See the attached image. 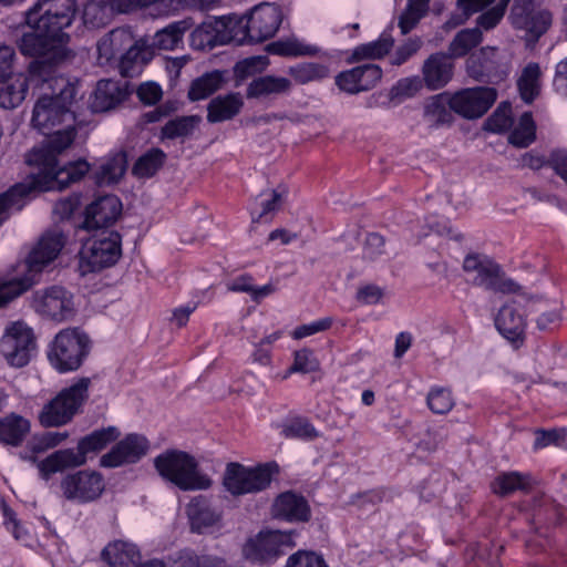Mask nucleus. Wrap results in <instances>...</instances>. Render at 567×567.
<instances>
[{"instance_id": "f257e3e1", "label": "nucleus", "mask_w": 567, "mask_h": 567, "mask_svg": "<svg viewBox=\"0 0 567 567\" xmlns=\"http://www.w3.org/2000/svg\"><path fill=\"white\" fill-rule=\"evenodd\" d=\"M59 84L54 89H37V102L33 107L31 124L43 135L50 136L45 144L34 146L24 156L31 172L19 183L0 194V225L13 212H20L41 193L62 190L79 182L90 171L84 159L60 164L58 156L74 141L75 114L72 105L78 95L75 85L56 76Z\"/></svg>"}, {"instance_id": "f03ea898", "label": "nucleus", "mask_w": 567, "mask_h": 567, "mask_svg": "<svg viewBox=\"0 0 567 567\" xmlns=\"http://www.w3.org/2000/svg\"><path fill=\"white\" fill-rule=\"evenodd\" d=\"M78 14L75 0H38L27 12L30 29L17 41L21 54L34 58V62L54 68L66 58L65 45L70 41L65 32Z\"/></svg>"}, {"instance_id": "7ed1b4c3", "label": "nucleus", "mask_w": 567, "mask_h": 567, "mask_svg": "<svg viewBox=\"0 0 567 567\" xmlns=\"http://www.w3.org/2000/svg\"><path fill=\"white\" fill-rule=\"evenodd\" d=\"M120 436V430L113 425L94 430L79 440L76 450H58L41 460L38 464L39 475L42 480L49 481L55 473L80 467L86 463L89 454L101 452Z\"/></svg>"}, {"instance_id": "20e7f679", "label": "nucleus", "mask_w": 567, "mask_h": 567, "mask_svg": "<svg viewBox=\"0 0 567 567\" xmlns=\"http://www.w3.org/2000/svg\"><path fill=\"white\" fill-rule=\"evenodd\" d=\"M97 51L106 61L118 60V70L123 78L138 75L154 56L148 40H135L132 32L124 28L114 29L100 40Z\"/></svg>"}, {"instance_id": "39448f33", "label": "nucleus", "mask_w": 567, "mask_h": 567, "mask_svg": "<svg viewBox=\"0 0 567 567\" xmlns=\"http://www.w3.org/2000/svg\"><path fill=\"white\" fill-rule=\"evenodd\" d=\"M154 466L158 474L182 491L207 489L213 481L200 472L198 462L190 454L167 450L154 458Z\"/></svg>"}, {"instance_id": "423d86ee", "label": "nucleus", "mask_w": 567, "mask_h": 567, "mask_svg": "<svg viewBox=\"0 0 567 567\" xmlns=\"http://www.w3.org/2000/svg\"><path fill=\"white\" fill-rule=\"evenodd\" d=\"M64 245L65 236L61 231L44 233L25 258L27 275L11 280L3 287L2 293L7 295V300H11L29 290L35 284V276L59 256Z\"/></svg>"}, {"instance_id": "0eeeda50", "label": "nucleus", "mask_w": 567, "mask_h": 567, "mask_svg": "<svg viewBox=\"0 0 567 567\" xmlns=\"http://www.w3.org/2000/svg\"><path fill=\"white\" fill-rule=\"evenodd\" d=\"M278 473L279 466L276 462L256 466H245L238 462H229L226 464L221 485L233 497L257 494L267 489L274 476Z\"/></svg>"}, {"instance_id": "6e6552de", "label": "nucleus", "mask_w": 567, "mask_h": 567, "mask_svg": "<svg viewBox=\"0 0 567 567\" xmlns=\"http://www.w3.org/2000/svg\"><path fill=\"white\" fill-rule=\"evenodd\" d=\"M90 378H81L75 383L62 389L45 403L39 413L43 427H59L70 423L82 411L89 399Z\"/></svg>"}, {"instance_id": "1a4fd4ad", "label": "nucleus", "mask_w": 567, "mask_h": 567, "mask_svg": "<svg viewBox=\"0 0 567 567\" xmlns=\"http://www.w3.org/2000/svg\"><path fill=\"white\" fill-rule=\"evenodd\" d=\"M91 351L89 336L79 328L61 330L50 343L48 360L59 373L79 370Z\"/></svg>"}, {"instance_id": "9d476101", "label": "nucleus", "mask_w": 567, "mask_h": 567, "mask_svg": "<svg viewBox=\"0 0 567 567\" xmlns=\"http://www.w3.org/2000/svg\"><path fill=\"white\" fill-rule=\"evenodd\" d=\"M122 255V236L103 229L87 239L79 251V270L82 276L114 266Z\"/></svg>"}, {"instance_id": "9b49d317", "label": "nucleus", "mask_w": 567, "mask_h": 567, "mask_svg": "<svg viewBox=\"0 0 567 567\" xmlns=\"http://www.w3.org/2000/svg\"><path fill=\"white\" fill-rule=\"evenodd\" d=\"M0 107L10 110L19 106L25 99L29 89L35 95L37 89H54L53 83L59 84L54 74L50 71V64L32 61L28 68V76H18L11 82L0 81Z\"/></svg>"}, {"instance_id": "f8f14e48", "label": "nucleus", "mask_w": 567, "mask_h": 567, "mask_svg": "<svg viewBox=\"0 0 567 567\" xmlns=\"http://www.w3.org/2000/svg\"><path fill=\"white\" fill-rule=\"evenodd\" d=\"M463 270L467 274L475 272L473 285L488 291L509 295L519 292L522 288L515 280L506 277L499 264L485 255L468 254L465 256Z\"/></svg>"}, {"instance_id": "ddd939ff", "label": "nucleus", "mask_w": 567, "mask_h": 567, "mask_svg": "<svg viewBox=\"0 0 567 567\" xmlns=\"http://www.w3.org/2000/svg\"><path fill=\"white\" fill-rule=\"evenodd\" d=\"M509 71L511 65L494 47L481 48L466 60L467 75L477 82L498 84L508 76Z\"/></svg>"}, {"instance_id": "4468645a", "label": "nucleus", "mask_w": 567, "mask_h": 567, "mask_svg": "<svg viewBox=\"0 0 567 567\" xmlns=\"http://www.w3.org/2000/svg\"><path fill=\"white\" fill-rule=\"evenodd\" d=\"M295 532L261 530L255 538H249L244 546L245 557L256 564L276 560L295 546Z\"/></svg>"}, {"instance_id": "2eb2a0df", "label": "nucleus", "mask_w": 567, "mask_h": 567, "mask_svg": "<svg viewBox=\"0 0 567 567\" xmlns=\"http://www.w3.org/2000/svg\"><path fill=\"white\" fill-rule=\"evenodd\" d=\"M60 487L68 501L86 504L101 497L105 484L101 473L83 470L65 475Z\"/></svg>"}, {"instance_id": "dca6fc26", "label": "nucleus", "mask_w": 567, "mask_h": 567, "mask_svg": "<svg viewBox=\"0 0 567 567\" xmlns=\"http://www.w3.org/2000/svg\"><path fill=\"white\" fill-rule=\"evenodd\" d=\"M1 353L12 367L22 368L31 359L35 350V339L32 329L22 322H16L7 329L0 341Z\"/></svg>"}, {"instance_id": "f3484780", "label": "nucleus", "mask_w": 567, "mask_h": 567, "mask_svg": "<svg viewBox=\"0 0 567 567\" xmlns=\"http://www.w3.org/2000/svg\"><path fill=\"white\" fill-rule=\"evenodd\" d=\"M33 308L44 317L64 321L73 317V295L62 286H50L33 293Z\"/></svg>"}, {"instance_id": "a211bd4d", "label": "nucleus", "mask_w": 567, "mask_h": 567, "mask_svg": "<svg viewBox=\"0 0 567 567\" xmlns=\"http://www.w3.org/2000/svg\"><path fill=\"white\" fill-rule=\"evenodd\" d=\"M497 99V91L489 86L463 89L452 95V110L464 118L483 116Z\"/></svg>"}, {"instance_id": "6ab92c4d", "label": "nucleus", "mask_w": 567, "mask_h": 567, "mask_svg": "<svg viewBox=\"0 0 567 567\" xmlns=\"http://www.w3.org/2000/svg\"><path fill=\"white\" fill-rule=\"evenodd\" d=\"M150 450V441L138 433H130L100 458V466L115 468L140 462Z\"/></svg>"}, {"instance_id": "aec40b11", "label": "nucleus", "mask_w": 567, "mask_h": 567, "mask_svg": "<svg viewBox=\"0 0 567 567\" xmlns=\"http://www.w3.org/2000/svg\"><path fill=\"white\" fill-rule=\"evenodd\" d=\"M130 94L127 81L102 79L90 94L87 106L92 113H107L121 105Z\"/></svg>"}, {"instance_id": "412c9836", "label": "nucleus", "mask_w": 567, "mask_h": 567, "mask_svg": "<svg viewBox=\"0 0 567 567\" xmlns=\"http://www.w3.org/2000/svg\"><path fill=\"white\" fill-rule=\"evenodd\" d=\"M121 214L122 203L117 196H101L85 208L81 227L86 230L107 228L117 220Z\"/></svg>"}, {"instance_id": "4be33fe9", "label": "nucleus", "mask_w": 567, "mask_h": 567, "mask_svg": "<svg viewBox=\"0 0 567 567\" xmlns=\"http://www.w3.org/2000/svg\"><path fill=\"white\" fill-rule=\"evenodd\" d=\"M250 32L252 42L259 43L272 38L282 22V11L276 3L256 6L250 14Z\"/></svg>"}, {"instance_id": "5701e85b", "label": "nucleus", "mask_w": 567, "mask_h": 567, "mask_svg": "<svg viewBox=\"0 0 567 567\" xmlns=\"http://www.w3.org/2000/svg\"><path fill=\"white\" fill-rule=\"evenodd\" d=\"M454 58L449 52L432 53L423 63L422 76L429 90L443 89L454 75Z\"/></svg>"}, {"instance_id": "b1692460", "label": "nucleus", "mask_w": 567, "mask_h": 567, "mask_svg": "<svg viewBox=\"0 0 567 567\" xmlns=\"http://www.w3.org/2000/svg\"><path fill=\"white\" fill-rule=\"evenodd\" d=\"M292 86V81L288 78L271 74L259 75L248 84L246 96L249 100L271 101L289 95Z\"/></svg>"}, {"instance_id": "393cba45", "label": "nucleus", "mask_w": 567, "mask_h": 567, "mask_svg": "<svg viewBox=\"0 0 567 567\" xmlns=\"http://www.w3.org/2000/svg\"><path fill=\"white\" fill-rule=\"evenodd\" d=\"M494 322L497 331L516 348L524 343L527 323L525 317L515 308L514 303L503 305Z\"/></svg>"}, {"instance_id": "a878e982", "label": "nucleus", "mask_w": 567, "mask_h": 567, "mask_svg": "<svg viewBox=\"0 0 567 567\" xmlns=\"http://www.w3.org/2000/svg\"><path fill=\"white\" fill-rule=\"evenodd\" d=\"M187 515L192 530L202 534L220 522L223 512L214 507L209 498L198 495L189 502Z\"/></svg>"}, {"instance_id": "bb28decb", "label": "nucleus", "mask_w": 567, "mask_h": 567, "mask_svg": "<svg viewBox=\"0 0 567 567\" xmlns=\"http://www.w3.org/2000/svg\"><path fill=\"white\" fill-rule=\"evenodd\" d=\"M274 515L287 522H308L310 507L303 496L295 492H285L275 501Z\"/></svg>"}, {"instance_id": "cd10ccee", "label": "nucleus", "mask_w": 567, "mask_h": 567, "mask_svg": "<svg viewBox=\"0 0 567 567\" xmlns=\"http://www.w3.org/2000/svg\"><path fill=\"white\" fill-rule=\"evenodd\" d=\"M244 107L240 93L231 92L213 97L207 104V122L215 124L233 120Z\"/></svg>"}, {"instance_id": "c85d7f7f", "label": "nucleus", "mask_w": 567, "mask_h": 567, "mask_svg": "<svg viewBox=\"0 0 567 567\" xmlns=\"http://www.w3.org/2000/svg\"><path fill=\"white\" fill-rule=\"evenodd\" d=\"M195 22L192 18L174 21L165 28L155 32L148 45L153 51L157 50H175L183 43L185 32L194 27Z\"/></svg>"}, {"instance_id": "c756f323", "label": "nucleus", "mask_w": 567, "mask_h": 567, "mask_svg": "<svg viewBox=\"0 0 567 567\" xmlns=\"http://www.w3.org/2000/svg\"><path fill=\"white\" fill-rule=\"evenodd\" d=\"M218 18L208 19L197 25L189 34V45L194 50L206 51L227 44V38L217 25Z\"/></svg>"}, {"instance_id": "7c9ffc66", "label": "nucleus", "mask_w": 567, "mask_h": 567, "mask_svg": "<svg viewBox=\"0 0 567 567\" xmlns=\"http://www.w3.org/2000/svg\"><path fill=\"white\" fill-rule=\"evenodd\" d=\"M452 112V95L443 92L426 101L423 115L431 126L439 127L453 122Z\"/></svg>"}, {"instance_id": "2f4dec72", "label": "nucleus", "mask_w": 567, "mask_h": 567, "mask_svg": "<svg viewBox=\"0 0 567 567\" xmlns=\"http://www.w3.org/2000/svg\"><path fill=\"white\" fill-rule=\"evenodd\" d=\"M227 71L214 70L192 81L187 96L192 102L207 99L228 81Z\"/></svg>"}, {"instance_id": "473e14b6", "label": "nucleus", "mask_w": 567, "mask_h": 567, "mask_svg": "<svg viewBox=\"0 0 567 567\" xmlns=\"http://www.w3.org/2000/svg\"><path fill=\"white\" fill-rule=\"evenodd\" d=\"M217 25L227 38L228 43L237 45L252 44L249 17L223 16L218 18Z\"/></svg>"}, {"instance_id": "72a5a7b5", "label": "nucleus", "mask_w": 567, "mask_h": 567, "mask_svg": "<svg viewBox=\"0 0 567 567\" xmlns=\"http://www.w3.org/2000/svg\"><path fill=\"white\" fill-rule=\"evenodd\" d=\"M532 484L533 478L529 474L513 471L497 475L492 481L491 488L496 495L507 497L516 492H528Z\"/></svg>"}, {"instance_id": "f704fd0d", "label": "nucleus", "mask_w": 567, "mask_h": 567, "mask_svg": "<svg viewBox=\"0 0 567 567\" xmlns=\"http://www.w3.org/2000/svg\"><path fill=\"white\" fill-rule=\"evenodd\" d=\"M101 558L112 567H130L140 560L141 555L136 545L116 540L102 550Z\"/></svg>"}, {"instance_id": "c9c22d12", "label": "nucleus", "mask_w": 567, "mask_h": 567, "mask_svg": "<svg viewBox=\"0 0 567 567\" xmlns=\"http://www.w3.org/2000/svg\"><path fill=\"white\" fill-rule=\"evenodd\" d=\"M31 424L25 417L11 413L0 419V442L19 446L30 432Z\"/></svg>"}, {"instance_id": "e433bc0d", "label": "nucleus", "mask_w": 567, "mask_h": 567, "mask_svg": "<svg viewBox=\"0 0 567 567\" xmlns=\"http://www.w3.org/2000/svg\"><path fill=\"white\" fill-rule=\"evenodd\" d=\"M542 71L536 62L528 63L517 80V89L520 99L526 104H532L540 94Z\"/></svg>"}, {"instance_id": "4c0bfd02", "label": "nucleus", "mask_w": 567, "mask_h": 567, "mask_svg": "<svg viewBox=\"0 0 567 567\" xmlns=\"http://www.w3.org/2000/svg\"><path fill=\"white\" fill-rule=\"evenodd\" d=\"M393 44V38L390 34L382 33L379 39L355 47L349 58V62L353 63L369 59H381L390 52Z\"/></svg>"}, {"instance_id": "58836bf2", "label": "nucleus", "mask_w": 567, "mask_h": 567, "mask_svg": "<svg viewBox=\"0 0 567 567\" xmlns=\"http://www.w3.org/2000/svg\"><path fill=\"white\" fill-rule=\"evenodd\" d=\"M553 16L546 10H537L526 17V24L514 25L515 29L525 31V40L527 43H536L551 25Z\"/></svg>"}, {"instance_id": "ea45409f", "label": "nucleus", "mask_w": 567, "mask_h": 567, "mask_svg": "<svg viewBox=\"0 0 567 567\" xmlns=\"http://www.w3.org/2000/svg\"><path fill=\"white\" fill-rule=\"evenodd\" d=\"M166 157L163 150L152 147L136 159L132 174L138 178H151L163 167Z\"/></svg>"}, {"instance_id": "a19ab883", "label": "nucleus", "mask_w": 567, "mask_h": 567, "mask_svg": "<svg viewBox=\"0 0 567 567\" xmlns=\"http://www.w3.org/2000/svg\"><path fill=\"white\" fill-rule=\"evenodd\" d=\"M533 518L538 524L558 526L565 520V511L556 501L542 497L534 507Z\"/></svg>"}, {"instance_id": "79ce46f5", "label": "nucleus", "mask_w": 567, "mask_h": 567, "mask_svg": "<svg viewBox=\"0 0 567 567\" xmlns=\"http://www.w3.org/2000/svg\"><path fill=\"white\" fill-rule=\"evenodd\" d=\"M126 169L125 155L114 156L93 172L94 183L99 186L117 183Z\"/></svg>"}, {"instance_id": "37998d69", "label": "nucleus", "mask_w": 567, "mask_h": 567, "mask_svg": "<svg viewBox=\"0 0 567 567\" xmlns=\"http://www.w3.org/2000/svg\"><path fill=\"white\" fill-rule=\"evenodd\" d=\"M483 41V33L480 28H468L458 31L451 43L447 52L454 58H463Z\"/></svg>"}, {"instance_id": "c03bdc74", "label": "nucleus", "mask_w": 567, "mask_h": 567, "mask_svg": "<svg viewBox=\"0 0 567 567\" xmlns=\"http://www.w3.org/2000/svg\"><path fill=\"white\" fill-rule=\"evenodd\" d=\"M200 118L197 115L177 116L169 120L161 130V140L185 138L190 136Z\"/></svg>"}, {"instance_id": "a18cd8bd", "label": "nucleus", "mask_w": 567, "mask_h": 567, "mask_svg": "<svg viewBox=\"0 0 567 567\" xmlns=\"http://www.w3.org/2000/svg\"><path fill=\"white\" fill-rule=\"evenodd\" d=\"M288 74L298 84L321 81L329 76V68L322 63L301 62L288 68Z\"/></svg>"}, {"instance_id": "49530a36", "label": "nucleus", "mask_w": 567, "mask_h": 567, "mask_svg": "<svg viewBox=\"0 0 567 567\" xmlns=\"http://www.w3.org/2000/svg\"><path fill=\"white\" fill-rule=\"evenodd\" d=\"M267 51L280 56H315L320 52L317 45L306 44L297 39L275 41L267 45Z\"/></svg>"}, {"instance_id": "de8ad7c7", "label": "nucleus", "mask_w": 567, "mask_h": 567, "mask_svg": "<svg viewBox=\"0 0 567 567\" xmlns=\"http://www.w3.org/2000/svg\"><path fill=\"white\" fill-rule=\"evenodd\" d=\"M268 65L269 59L266 55L248 56L236 62L233 69L236 86H239L248 78H257L256 75L265 71Z\"/></svg>"}, {"instance_id": "09e8293b", "label": "nucleus", "mask_w": 567, "mask_h": 567, "mask_svg": "<svg viewBox=\"0 0 567 567\" xmlns=\"http://www.w3.org/2000/svg\"><path fill=\"white\" fill-rule=\"evenodd\" d=\"M536 138V124L530 112H524L517 126L509 133L508 142L517 147H527Z\"/></svg>"}, {"instance_id": "8fccbe9b", "label": "nucleus", "mask_w": 567, "mask_h": 567, "mask_svg": "<svg viewBox=\"0 0 567 567\" xmlns=\"http://www.w3.org/2000/svg\"><path fill=\"white\" fill-rule=\"evenodd\" d=\"M512 106L509 102H502L497 109L487 117L484 130L492 133H503L513 125Z\"/></svg>"}, {"instance_id": "3c124183", "label": "nucleus", "mask_w": 567, "mask_h": 567, "mask_svg": "<svg viewBox=\"0 0 567 567\" xmlns=\"http://www.w3.org/2000/svg\"><path fill=\"white\" fill-rule=\"evenodd\" d=\"M429 409L435 414H446L454 406L452 392L447 388L434 386L426 396Z\"/></svg>"}, {"instance_id": "603ef678", "label": "nucleus", "mask_w": 567, "mask_h": 567, "mask_svg": "<svg viewBox=\"0 0 567 567\" xmlns=\"http://www.w3.org/2000/svg\"><path fill=\"white\" fill-rule=\"evenodd\" d=\"M177 567H226V563L219 557L197 555L193 550H184Z\"/></svg>"}, {"instance_id": "864d4df0", "label": "nucleus", "mask_w": 567, "mask_h": 567, "mask_svg": "<svg viewBox=\"0 0 567 567\" xmlns=\"http://www.w3.org/2000/svg\"><path fill=\"white\" fill-rule=\"evenodd\" d=\"M495 0H457V7L461 9L460 14L452 16L449 21L453 25L464 23L471 16L480 12L492 4Z\"/></svg>"}, {"instance_id": "5fc2aeb1", "label": "nucleus", "mask_w": 567, "mask_h": 567, "mask_svg": "<svg viewBox=\"0 0 567 567\" xmlns=\"http://www.w3.org/2000/svg\"><path fill=\"white\" fill-rule=\"evenodd\" d=\"M361 75L359 74L358 68H352L351 70L342 71L336 76V84L341 91H344L349 94H357L363 92L361 89Z\"/></svg>"}, {"instance_id": "6e6d98bb", "label": "nucleus", "mask_w": 567, "mask_h": 567, "mask_svg": "<svg viewBox=\"0 0 567 567\" xmlns=\"http://www.w3.org/2000/svg\"><path fill=\"white\" fill-rule=\"evenodd\" d=\"M284 434L287 437H300L310 440L318 436L315 426L307 419L302 417H297L292 420L288 425H286L284 429Z\"/></svg>"}, {"instance_id": "4d7b16f0", "label": "nucleus", "mask_w": 567, "mask_h": 567, "mask_svg": "<svg viewBox=\"0 0 567 567\" xmlns=\"http://www.w3.org/2000/svg\"><path fill=\"white\" fill-rule=\"evenodd\" d=\"M319 369V362L313 352L309 349H301L295 352L293 363L290 372L310 373Z\"/></svg>"}, {"instance_id": "13d9d810", "label": "nucleus", "mask_w": 567, "mask_h": 567, "mask_svg": "<svg viewBox=\"0 0 567 567\" xmlns=\"http://www.w3.org/2000/svg\"><path fill=\"white\" fill-rule=\"evenodd\" d=\"M286 567H329L321 555L313 551L299 550L291 555Z\"/></svg>"}, {"instance_id": "bf43d9fd", "label": "nucleus", "mask_w": 567, "mask_h": 567, "mask_svg": "<svg viewBox=\"0 0 567 567\" xmlns=\"http://www.w3.org/2000/svg\"><path fill=\"white\" fill-rule=\"evenodd\" d=\"M69 436L68 432H47L32 441V451L43 453L61 444Z\"/></svg>"}, {"instance_id": "052dcab7", "label": "nucleus", "mask_w": 567, "mask_h": 567, "mask_svg": "<svg viewBox=\"0 0 567 567\" xmlns=\"http://www.w3.org/2000/svg\"><path fill=\"white\" fill-rule=\"evenodd\" d=\"M332 324H333V319L331 317H324L319 320L312 321L310 323L298 326L292 331L291 336L293 339L300 340L306 337L316 334L318 332L329 330Z\"/></svg>"}, {"instance_id": "680f3d73", "label": "nucleus", "mask_w": 567, "mask_h": 567, "mask_svg": "<svg viewBox=\"0 0 567 567\" xmlns=\"http://www.w3.org/2000/svg\"><path fill=\"white\" fill-rule=\"evenodd\" d=\"M535 0H513L509 20L512 25L526 24V17L535 12Z\"/></svg>"}, {"instance_id": "e2e57ef3", "label": "nucleus", "mask_w": 567, "mask_h": 567, "mask_svg": "<svg viewBox=\"0 0 567 567\" xmlns=\"http://www.w3.org/2000/svg\"><path fill=\"white\" fill-rule=\"evenodd\" d=\"M422 47V41L419 37L408 39L403 44L398 47L391 63L393 65H401L413 56Z\"/></svg>"}, {"instance_id": "0e129e2a", "label": "nucleus", "mask_w": 567, "mask_h": 567, "mask_svg": "<svg viewBox=\"0 0 567 567\" xmlns=\"http://www.w3.org/2000/svg\"><path fill=\"white\" fill-rule=\"evenodd\" d=\"M362 80L361 89L369 91L377 85L382 78V69L378 64L367 63L357 66Z\"/></svg>"}, {"instance_id": "69168bd1", "label": "nucleus", "mask_w": 567, "mask_h": 567, "mask_svg": "<svg viewBox=\"0 0 567 567\" xmlns=\"http://www.w3.org/2000/svg\"><path fill=\"white\" fill-rule=\"evenodd\" d=\"M80 205H81V195L72 194L68 197L59 199L54 205L53 212L61 219H68L80 207Z\"/></svg>"}, {"instance_id": "338daca9", "label": "nucleus", "mask_w": 567, "mask_h": 567, "mask_svg": "<svg viewBox=\"0 0 567 567\" xmlns=\"http://www.w3.org/2000/svg\"><path fill=\"white\" fill-rule=\"evenodd\" d=\"M547 164L567 184V150L551 151Z\"/></svg>"}, {"instance_id": "774afa93", "label": "nucleus", "mask_w": 567, "mask_h": 567, "mask_svg": "<svg viewBox=\"0 0 567 567\" xmlns=\"http://www.w3.org/2000/svg\"><path fill=\"white\" fill-rule=\"evenodd\" d=\"M553 89L557 94L567 97V58L556 64Z\"/></svg>"}]
</instances>
